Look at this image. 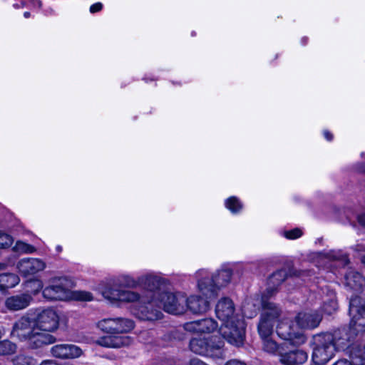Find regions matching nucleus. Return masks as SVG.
Wrapping results in <instances>:
<instances>
[{"instance_id": "obj_36", "label": "nucleus", "mask_w": 365, "mask_h": 365, "mask_svg": "<svg viewBox=\"0 0 365 365\" xmlns=\"http://www.w3.org/2000/svg\"><path fill=\"white\" fill-rule=\"evenodd\" d=\"M225 365H246L243 361L237 359H232L228 361Z\"/></svg>"}, {"instance_id": "obj_20", "label": "nucleus", "mask_w": 365, "mask_h": 365, "mask_svg": "<svg viewBox=\"0 0 365 365\" xmlns=\"http://www.w3.org/2000/svg\"><path fill=\"white\" fill-rule=\"evenodd\" d=\"M139 287L152 290L159 286L162 278L154 272H147L138 276Z\"/></svg>"}, {"instance_id": "obj_11", "label": "nucleus", "mask_w": 365, "mask_h": 365, "mask_svg": "<svg viewBox=\"0 0 365 365\" xmlns=\"http://www.w3.org/2000/svg\"><path fill=\"white\" fill-rule=\"evenodd\" d=\"M349 312L352 316L350 329L353 332L359 333L365 331V301L359 297L350 299Z\"/></svg>"}, {"instance_id": "obj_22", "label": "nucleus", "mask_w": 365, "mask_h": 365, "mask_svg": "<svg viewBox=\"0 0 365 365\" xmlns=\"http://www.w3.org/2000/svg\"><path fill=\"white\" fill-rule=\"evenodd\" d=\"M346 284L353 289H360L365 286V279L359 272H349L346 276Z\"/></svg>"}, {"instance_id": "obj_21", "label": "nucleus", "mask_w": 365, "mask_h": 365, "mask_svg": "<svg viewBox=\"0 0 365 365\" xmlns=\"http://www.w3.org/2000/svg\"><path fill=\"white\" fill-rule=\"evenodd\" d=\"M350 356L351 363L346 359H340L333 365H365V348L353 347Z\"/></svg>"}, {"instance_id": "obj_4", "label": "nucleus", "mask_w": 365, "mask_h": 365, "mask_svg": "<svg viewBox=\"0 0 365 365\" xmlns=\"http://www.w3.org/2000/svg\"><path fill=\"white\" fill-rule=\"evenodd\" d=\"M322 320V316L313 310H305L299 312L294 322L282 319L277 326L276 331L283 340L289 341L294 346H300L307 341V337L300 329H312L317 327Z\"/></svg>"}, {"instance_id": "obj_32", "label": "nucleus", "mask_w": 365, "mask_h": 365, "mask_svg": "<svg viewBox=\"0 0 365 365\" xmlns=\"http://www.w3.org/2000/svg\"><path fill=\"white\" fill-rule=\"evenodd\" d=\"M14 365H32V358L24 355H19L13 359Z\"/></svg>"}, {"instance_id": "obj_15", "label": "nucleus", "mask_w": 365, "mask_h": 365, "mask_svg": "<svg viewBox=\"0 0 365 365\" xmlns=\"http://www.w3.org/2000/svg\"><path fill=\"white\" fill-rule=\"evenodd\" d=\"M217 323L212 318L189 322L183 325L185 331L191 333L210 334L217 331Z\"/></svg>"}, {"instance_id": "obj_5", "label": "nucleus", "mask_w": 365, "mask_h": 365, "mask_svg": "<svg viewBox=\"0 0 365 365\" xmlns=\"http://www.w3.org/2000/svg\"><path fill=\"white\" fill-rule=\"evenodd\" d=\"M120 287L130 289L139 287L138 277H134L129 274H121L107 283L99 284L98 290L112 304L134 303L140 299L141 296L138 292Z\"/></svg>"}, {"instance_id": "obj_8", "label": "nucleus", "mask_w": 365, "mask_h": 365, "mask_svg": "<svg viewBox=\"0 0 365 365\" xmlns=\"http://www.w3.org/2000/svg\"><path fill=\"white\" fill-rule=\"evenodd\" d=\"M346 339L341 342L336 341L334 336L329 333L315 335L313 337L312 361L316 365L327 364L337 350L343 349L346 345Z\"/></svg>"}, {"instance_id": "obj_7", "label": "nucleus", "mask_w": 365, "mask_h": 365, "mask_svg": "<svg viewBox=\"0 0 365 365\" xmlns=\"http://www.w3.org/2000/svg\"><path fill=\"white\" fill-rule=\"evenodd\" d=\"M232 276V272L230 268H222L212 274L207 269H200L195 272L197 290L206 297H211L227 287Z\"/></svg>"}, {"instance_id": "obj_38", "label": "nucleus", "mask_w": 365, "mask_h": 365, "mask_svg": "<svg viewBox=\"0 0 365 365\" xmlns=\"http://www.w3.org/2000/svg\"><path fill=\"white\" fill-rule=\"evenodd\" d=\"M30 2L34 7L40 8L41 6V2L39 0H30Z\"/></svg>"}, {"instance_id": "obj_39", "label": "nucleus", "mask_w": 365, "mask_h": 365, "mask_svg": "<svg viewBox=\"0 0 365 365\" xmlns=\"http://www.w3.org/2000/svg\"><path fill=\"white\" fill-rule=\"evenodd\" d=\"M358 220H359L360 224H361L362 225L365 226V214L359 216Z\"/></svg>"}, {"instance_id": "obj_46", "label": "nucleus", "mask_w": 365, "mask_h": 365, "mask_svg": "<svg viewBox=\"0 0 365 365\" xmlns=\"http://www.w3.org/2000/svg\"><path fill=\"white\" fill-rule=\"evenodd\" d=\"M2 268V266L0 264V269Z\"/></svg>"}, {"instance_id": "obj_16", "label": "nucleus", "mask_w": 365, "mask_h": 365, "mask_svg": "<svg viewBox=\"0 0 365 365\" xmlns=\"http://www.w3.org/2000/svg\"><path fill=\"white\" fill-rule=\"evenodd\" d=\"M97 343L108 348H120L132 343V339L128 336L110 335L101 337Z\"/></svg>"}, {"instance_id": "obj_40", "label": "nucleus", "mask_w": 365, "mask_h": 365, "mask_svg": "<svg viewBox=\"0 0 365 365\" xmlns=\"http://www.w3.org/2000/svg\"><path fill=\"white\" fill-rule=\"evenodd\" d=\"M357 170L359 171V172H361V173H365V165H360Z\"/></svg>"}, {"instance_id": "obj_6", "label": "nucleus", "mask_w": 365, "mask_h": 365, "mask_svg": "<svg viewBox=\"0 0 365 365\" xmlns=\"http://www.w3.org/2000/svg\"><path fill=\"white\" fill-rule=\"evenodd\" d=\"M42 294L48 301H80L91 302L93 299L92 294L87 291H72L68 286V280L63 277H55L49 280Z\"/></svg>"}, {"instance_id": "obj_1", "label": "nucleus", "mask_w": 365, "mask_h": 365, "mask_svg": "<svg viewBox=\"0 0 365 365\" xmlns=\"http://www.w3.org/2000/svg\"><path fill=\"white\" fill-rule=\"evenodd\" d=\"M59 322L60 317L55 309H38L33 316H24L14 324L11 337L30 349H39L56 342L55 336L49 333L58 329Z\"/></svg>"}, {"instance_id": "obj_41", "label": "nucleus", "mask_w": 365, "mask_h": 365, "mask_svg": "<svg viewBox=\"0 0 365 365\" xmlns=\"http://www.w3.org/2000/svg\"><path fill=\"white\" fill-rule=\"evenodd\" d=\"M55 249H56V251L58 253H61V252H62V250H63V247H62V246H61V245H57V246H56V248H55Z\"/></svg>"}, {"instance_id": "obj_43", "label": "nucleus", "mask_w": 365, "mask_h": 365, "mask_svg": "<svg viewBox=\"0 0 365 365\" xmlns=\"http://www.w3.org/2000/svg\"><path fill=\"white\" fill-rule=\"evenodd\" d=\"M243 310H244V314H245V315H246L247 317H250V318L252 317V314H247L246 313L245 309H244Z\"/></svg>"}, {"instance_id": "obj_30", "label": "nucleus", "mask_w": 365, "mask_h": 365, "mask_svg": "<svg viewBox=\"0 0 365 365\" xmlns=\"http://www.w3.org/2000/svg\"><path fill=\"white\" fill-rule=\"evenodd\" d=\"M14 242L13 237L9 233L0 230V249H6Z\"/></svg>"}, {"instance_id": "obj_31", "label": "nucleus", "mask_w": 365, "mask_h": 365, "mask_svg": "<svg viewBox=\"0 0 365 365\" xmlns=\"http://www.w3.org/2000/svg\"><path fill=\"white\" fill-rule=\"evenodd\" d=\"M322 309L324 313L327 314H333L337 309V302L336 301L332 298L330 299L328 302H325Z\"/></svg>"}, {"instance_id": "obj_14", "label": "nucleus", "mask_w": 365, "mask_h": 365, "mask_svg": "<svg viewBox=\"0 0 365 365\" xmlns=\"http://www.w3.org/2000/svg\"><path fill=\"white\" fill-rule=\"evenodd\" d=\"M19 272L24 277L34 275L39 272L43 271L46 264V262L38 258L28 257L19 260L16 264Z\"/></svg>"}, {"instance_id": "obj_3", "label": "nucleus", "mask_w": 365, "mask_h": 365, "mask_svg": "<svg viewBox=\"0 0 365 365\" xmlns=\"http://www.w3.org/2000/svg\"><path fill=\"white\" fill-rule=\"evenodd\" d=\"M217 317L222 322L219 333L231 344L240 346L243 344L245 324L242 318L235 312V307L229 297H222L215 306Z\"/></svg>"}, {"instance_id": "obj_10", "label": "nucleus", "mask_w": 365, "mask_h": 365, "mask_svg": "<svg viewBox=\"0 0 365 365\" xmlns=\"http://www.w3.org/2000/svg\"><path fill=\"white\" fill-rule=\"evenodd\" d=\"M281 314V309L273 302H264L262 305L257 331L260 338L272 336L277 319Z\"/></svg>"}, {"instance_id": "obj_37", "label": "nucleus", "mask_w": 365, "mask_h": 365, "mask_svg": "<svg viewBox=\"0 0 365 365\" xmlns=\"http://www.w3.org/2000/svg\"><path fill=\"white\" fill-rule=\"evenodd\" d=\"M324 136L329 141H330V140H331L333 139L332 134L329 131H328V130H324Z\"/></svg>"}, {"instance_id": "obj_44", "label": "nucleus", "mask_w": 365, "mask_h": 365, "mask_svg": "<svg viewBox=\"0 0 365 365\" xmlns=\"http://www.w3.org/2000/svg\"><path fill=\"white\" fill-rule=\"evenodd\" d=\"M4 335V333L3 331L0 329V339H1V337L3 336Z\"/></svg>"}, {"instance_id": "obj_29", "label": "nucleus", "mask_w": 365, "mask_h": 365, "mask_svg": "<svg viewBox=\"0 0 365 365\" xmlns=\"http://www.w3.org/2000/svg\"><path fill=\"white\" fill-rule=\"evenodd\" d=\"M287 273L284 269L279 270L274 273L269 278V283L273 286L278 285L281 284L286 278Z\"/></svg>"}, {"instance_id": "obj_27", "label": "nucleus", "mask_w": 365, "mask_h": 365, "mask_svg": "<svg viewBox=\"0 0 365 365\" xmlns=\"http://www.w3.org/2000/svg\"><path fill=\"white\" fill-rule=\"evenodd\" d=\"M26 289L28 292H30L32 294L36 295L41 290L43 291V282L41 280L38 279H34L30 281H28L26 284Z\"/></svg>"}, {"instance_id": "obj_26", "label": "nucleus", "mask_w": 365, "mask_h": 365, "mask_svg": "<svg viewBox=\"0 0 365 365\" xmlns=\"http://www.w3.org/2000/svg\"><path fill=\"white\" fill-rule=\"evenodd\" d=\"M225 205L226 208L233 214L238 213L242 209V202L235 196L228 197L225 200Z\"/></svg>"}, {"instance_id": "obj_35", "label": "nucleus", "mask_w": 365, "mask_h": 365, "mask_svg": "<svg viewBox=\"0 0 365 365\" xmlns=\"http://www.w3.org/2000/svg\"><path fill=\"white\" fill-rule=\"evenodd\" d=\"M103 8V5L101 3H96L91 6L90 11L91 13H96L101 11Z\"/></svg>"}, {"instance_id": "obj_34", "label": "nucleus", "mask_w": 365, "mask_h": 365, "mask_svg": "<svg viewBox=\"0 0 365 365\" xmlns=\"http://www.w3.org/2000/svg\"><path fill=\"white\" fill-rule=\"evenodd\" d=\"M38 365H61L55 359H48L42 360Z\"/></svg>"}, {"instance_id": "obj_19", "label": "nucleus", "mask_w": 365, "mask_h": 365, "mask_svg": "<svg viewBox=\"0 0 365 365\" xmlns=\"http://www.w3.org/2000/svg\"><path fill=\"white\" fill-rule=\"evenodd\" d=\"M280 361L285 365H300L308 358L307 354L302 350H296L286 354H279Z\"/></svg>"}, {"instance_id": "obj_28", "label": "nucleus", "mask_w": 365, "mask_h": 365, "mask_svg": "<svg viewBox=\"0 0 365 365\" xmlns=\"http://www.w3.org/2000/svg\"><path fill=\"white\" fill-rule=\"evenodd\" d=\"M16 346L9 340L0 341V355L11 354L15 352Z\"/></svg>"}, {"instance_id": "obj_18", "label": "nucleus", "mask_w": 365, "mask_h": 365, "mask_svg": "<svg viewBox=\"0 0 365 365\" xmlns=\"http://www.w3.org/2000/svg\"><path fill=\"white\" fill-rule=\"evenodd\" d=\"M187 309L194 314H203L210 309V303L206 298L197 295L187 297Z\"/></svg>"}, {"instance_id": "obj_25", "label": "nucleus", "mask_w": 365, "mask_h": 365, "mask_svg": "<svg viewBox=\"0 0 365 365\" xmlns=\"http://www.w3.org/2000/svg\"><path fill=\"white\" fill-rule=\"evenodd\" d=\"M260 339L262 340V349L264 351L270 354H275L279 351V346L272 339V336Z\"/></svg>"}, {"instance_id": "obj_12", "label": "nucleus", "mask_w": 365, "mask_h": 365, "mask_svg": "<svg viewBox=\"0 0 365 365\" xmlns=\"http://www.w3.org/2000/svg\"><path fill=\"white\" fill-rule=\"evenodd\" d=\"M98 327L104 332L110 334L126 333L134 328L132 320L125 318H108L98 322Z\"/></svg>"}, {"instance_id": "obj_2", "label": "nucleus", "mask_w": 365, "mask_h": 365, "mask_svg": "<svg viewBox=\"0 0 365 365\" xmlns=\"http://www.w3.org/2000/svg\"><path fill=\"white\" fill-rule=\"evenodd\" d=\"M151 298L148 304L134 312V314L142 320L154 321L162 318L160 308L172 314H182L187 311V296L180 292H150Z\"/></svg>"}, {"instance_id": "obj_13", "label": "nucleus", "mask_w": 365, "mask_h": 365, "mask_svg": "<svg viewBox=\"0 0 365 365\" xmlns=\"http://www.w3.org/2000/svg\"><path fill=\"white\" fill-rule=\"evenodd\" d=\"M50 353L56 359H75L81 357L83 351L73 344H58L51 347Z\"/></svg>"}, {"instance_id": "obj_33", "label": "nucleus", "mask_w": 365, "mask_h": 365, "mask_svg": "<svg viewBox=\"0 0 365 365\" xmlns=\"http://www.w3.org/2000/svg\"><path fill=\"white\" fill-rule=\"evenodd\" d=\"M302 235V231L299 228H295L291 230L284 231V236L289 240H295L300 237Z\"/></svg>"}, {"instance_id": "obj_24", "label": "nucleus", "mask_w": 365, "mask_h": 365, "mask_svg": "<svg viewBox=\"0 0 365 365\" xmlns=\"http://www.w3.org/2000/svg\"><path fill=\"white\" fill-rule=\"evenodd\" d=\"M12 250L19 255H26L34 253L36 249L30 244L21 240H18L12 247Z\"/></svg>"}, {"instance_id": "obj_23", "label": "nucleus", "mask_w": 365, "mask_h": 365, "mask_svg": "<svg viewBox=\"0 0 365 365\" xmlns=\"http://www.w3.org/2000/svg\"><path fill=\"white\" fill-rule=\"evenodd\" d=\"M20 282L19 277L12 273L0 274V291L6 288H11Z\"/></svg>"}, {"instance_id": "obj_42", "label": "nucleus", "mask_w": 365, "mask_h": 365, "mask_svg": "<svg viewBox=\"0 0 365 365\" xmlns=\"http://www.w3.org/2000/svg\"><path fill=\"white\" fill-rule=\"evenodd\" d=\"M24 16L25 18H29L30 16V13L28 11L24 12Z\"/></svg>"}, {"instance_id": "obj_9", "label": "nucleus", "mask_w": 365, "mask_h": 365, "mask_svg": "<svg viewBox=\"0 0 365 365\" xmlns=\"http://www.w3.org/2000/svg\"><path fill=\"white\" fill-rule=\"evenodd\" d=\"M224 341L213 336L211 338H194L190 340V350L197 354L215 358H223Z\"/></svg>"}, {"instance_id": "obj_17", "label": "nucleus", "mask_w": 365, "mask_h": 365, "mask_svg": "<svg viewBox=\"0 0 365 365\" xmlns=\"http://www.w3.org/2000/svg\"><path fill=\"white\" fill-rule=\"evenodd\" d=\"M31 301V294H21L8 297L5 301V306L10 311H18L26 308Z\"/></svg>"}, {"instance_id": "obj_45", "label": "nucleus", "mask_w": 365, "mask_h": 365, "mask_svg": "<svg viewBox=\"0 0 365 365\" xmlns=\"http://www.w3.org/2000/svg\"><path fill=\"white\" fill-rule=\"evenodd\" d=\"M14 8H16V9H19V8H20V6H19V4H14Z\"/></svg>"}]
</instances>
